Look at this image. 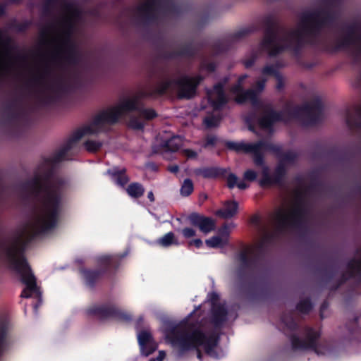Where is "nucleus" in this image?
Returning a JSON list of instances; mask_svg holds the SVG:
<instances>
[{"label": "nucleus", "instance_id": "37", "mask_svg": "<svg viewBox=\"0 0 361 361\" xmlns=\"http://www.w3.org/2000/svg\"><path fill=\"white\" fill-rule=\"evenodd\" d=\"M257 58V54L252 53L249 56H247L245 59V61H244L245 66L247 68L252 66L254 64Z\"/></svg>", "mask_w": 361, "mask_h": 361}, {"label": "nucleus", "instance_id": "45", "mask_svg": "<svg viewBox=\"0 0 361 361\" xmlns=\"http://www.w3.org/2000/svg\"><path fill=\"white\" fill-rule=\"evenodd\" d=\"M169 170L171 173H176L178 171V166L176 165H173L169 167Z\"/></svg>", "mask_w": 361, "mask_h": 361}, {"label": "nucleus", "instance_id": "29", "mask_svg": "<svg viewBox=\"0 0 361 361\" xmlns=\"http://www.w3.org/2000/svg\"><path fill=\"white\" fill-rule=\"evenodd\" d=\"M114 260V257L108 255H102L98 257L97 262V265L100 268V271H104L106 269Z\"/></svg>", "mask_w": 361, "mask_h": 361}, {"label": "nucleus", "instance_id": "8", "mask_svg": "<svg viewBox=\"0 0 361 361\" xmlns=\"http://www.w3.org/2000/svg\"><path fill=\"white\" fill-rule=\"evenodd\" d=\"M273 76L276 79V87L278 90H281L285 87L286 80L283 75L279 72L276 65H267L262 70V76L254 85L252 89L244 92L242 90L243 81L247 78L246 75L239 78L238 83L231 89V93L235 97V100L239 102H255L257 99V94L260 93L265 87L267 81V77Z\"/></svg>", "mask_w": 361, "mask_h": 361}, {"label": "nucleus", "instance_id": "30", "mask_svg": "<svg viewBox=\"0 0 361 361\" xmlns=\"http://www.w3.org/2000/svg\"><path fill=\"white\" fill-rule=\"evenodd\" d=\"M220 118L217 114L208 115L204 119V126L207 128H212L217 126L219 123Z\"/></svg>", "mask_w": 361, "mask_h": 361}, {"label": "nucleus", "instance_id": "32", "mask_svg": "<svg viewBox=\"0 0 361 361\" xmlns=\"http://www.w3.org/2000/svg\"><path fill=\"white\" fill-rule=\"evenodd\" d=\"M320 112V106H313V107H307L305 109V113L307 114V116L310 118V121L313 122L316 120L317 116Z\"/></svg>", "mask_w": 361, "mask_h": 361}, {"label": "nucleus", "instance_id": "43", "mask_svg": "<svg viewBox=\"0 0 361 361\" xmlns=\"http://www.w3.org/2000/svg\"><path fill=\"white\" fill-rule=\"evenodd\" d=\"M216 137L214 136H209L207 137V142L205 144V147L214 145L216 142Z\"/></svg>", "mask_w": 361, "mask_h": 361}, {"label": "nucleus", "instance_id": "14", "mask_svg": "<svg viewBox=\"0 0 361 361\" xmlns=\"http://www.w3.org/2000/svg\"><path fill=\"white\" fill-rule=\"evenodd\" d=\"M137 341L141 353L145 356L151 354L157 348V344L153 340L151 333L147 330L137 333Z\"/></svg>", "mask_w": 361, "mask_h": 361}, {"label": "nucleus", "instance_id": "12", "mask_svg": "<svg viewBox=\"0 0 361 361\" xmlns=\"http://www.w3.org/2000/svg\"><path fill=\"white\" fill-rule=\"evenodd\" d=\"M319 336L318 331L309 329L307 332L306 339L301 340L297 336H293L291 343L295 350L312 349L318 355H327L330 350L326 344H317L316 341Z\"/></svg>", "mask_w": 361, "mask_h": 361}, {"label": "nucleus", "instance_id": "2", "mask_svg": "<svg viewBox=\"0 0 361 361\" xmlns=\"http://www.w3.org/2000/svg\"><path fill=\"white\" fill-rule=\"evenodd\" d=\"M63 192L62 181H49L42 192L39 210L17 229L6 247L9 262L19 272L26 285L21 296L36 298L38 303L40 302V292L22 252L32 235L47 231L56 225L62 206Z\"/></svg>", "mask_w": 361, "mask_h": 361}, {"label": "nucleus", "instance_id": "38", "mask_svg": "<svg viewBox=\"0 0 361 361\" xmlns=\"http://www.w3.org/2000/svg\"><path fill=\"white\" fill-rule=\"evenodd\" d=\"M182 233L185 238H189L195 235V231L190 228H185L182 230Z\"/></svg>", "mask_w": 361, "mask_h": 361}, {"label": "nucleus", "instance_id": "44", "mask_svg": "<svg viewBox=\"0 0 361 361\" xmlns=\"http://www.w3.org/2000/svg\"><path fill=\"white\" fill-rule=\"evenodd\" d=\"M190 245H194L195 247H200L202 245V242L200 239H195L190 242Z\"/></svg>", "mask_w": 361, "mask_h": 361}, {"label": "nucleus", "instance_id": "7", "mask_svg": "<svg viewBox=\"0 0 361 361\" xmlns=\"http://www.w3.org/2000/svg\"><path fill=\"white\" fill-rule=\"evenodd\" d=\"M306 211L305 197L302 192L297 191L276 211L273 224L278 230L295 226L302 221Z\"/></svg>", "mask_w": 361, "mask_h": 361}, {"label": "nucleus", "instance_id": "22", "mask_svg": "<svg viewBox=\"0 0 361 361\" xmlns=\"http://www.w3.org/2000/svg\"><path fill=\"white\" fill-rule=\"evenodd\" d=\"M227 185L229 188L237 187L240 190L246 189L248 185L244 180H239V178L233 173H230L227 176Z\"/></svg>", "mask_w": 361, "mask_h": 361}, {"label": "nucleus", "instance_id": "10", "mask_svg": "<svg viewBox=\"0 0 361 361\" xmlns=\"http://www.w3.org/2000/svg\"><path fill=\"white\" fill-rule=\"evenodd\" d=\"M169 0H139L135 15L142 20L155 19L165 10Z\"/></svg>", "mask_w": 361, "mask_h": 361}, {"label": "nucleus", "instance_id": "31", "mask_svg": "<svg viewBox=\"0 0 361 361\" xmlns=\"http://www.w3.org/2000/svg\"><path fill=\"white\" fill-rule=\"evenodd\" d=\"M194 186L192 181L189 178H186L182 183L180 190V195L185 197L188 196L192 192Z\"/></svg>", "mask_w": 361, "mask_h": 361}, {"label": "nucleus", "instance_id": "13", "mask_svg": "<svg viewBox=\"0 0 361 361\" xmlns=\"http://www.w3.org/2000/svg\"><path fill=\"white\" fill-rule=\"evenodd\" d=\"M142 94V97L139 99V106L137 109L133 110L135 111L136 114H133L130 116L128 121V126L135 130L142 129L146 122L150 121L157 116V113L152 108H144L141 106V99L148 96V94L145 91H140L136 94Z\"/></svg>", "mask_w": 361, "mask_h": 361}, {"label": "nucleus", "instance_id": "35", "mask_svg": "<svg viewBox=\"0 0 361 361\" xmlns=\"http://www.w3.org/2000/svg\"><path fill=\"white\" fill-rule=\"evenodd\" d=\"M182 153L188 159H195L198 155L197 152L190 149L183 150Z\"/></svg>", "mask_w": 361, "mask_h": 361}, {"label": "nucleus", "instance_id": "23", "mask_svg": "<svg viewBox=\"0 0 361 361\" xmlns=\"http://www.w3.org/2000/svg\"><path fill=\"white\" fill-rule=\"evenodd\" d=\"M212 312L214 314V319L216 322H221L224 319L226 310L224 305H217L215 301L212 302Z\"/></svg>", "mask_w": 361, "mask_h": 361}, {"label": "nucleus", "instance_id": "46", "mask_svg": "<svg viewBox=\"0 0 361 361\" xmlns=\"http://www.w3.org/2000/svg\"><path fill=\"white\" fill-rule=\"evenodd\" d=\"M148 198L151 200V201H153L154 200V195H153V193L152 192H149L148 193V195H147Z\"/></svg>", "mask_w": 361, "mask_h": 361}, {"label": "nucleus", "instance_id": "26", "mask_svg": "<svg viewBox=\"0 0 361 361\" xmlns=\"http://www.w3.org/2000/svg\"><path fill=\"white\" fill-rule=\"evenodd\" d=\"M158 243L163 247H169L171 245H178V243L175 238L174 234L172 232H169L163 237L159 239Z\"/></svg>", "mask_w": 361, "mask_h": 361}, {"label": "nucleus", "instance_id": "1", "mask_svg": "<svg viewBox=\"0 0 361 361\" xmlns=\"http://www.w3.org/2000/svg\"><path fill=\"white\" fill-rule=\"evenodd\" d=\"M80 12L67 0L50 1L44 8L47 23L41 28L39 42L43 55L32 68L28 85L32 91H50L49 80L55 68L75 61L78 50L73 37Z\"/></svg>", "mask_w": 361, "mask_h": 361}, {"label": "nucleus", "instance_id": "28", "mask_svg": "<svg viewBox=\"0 0 361 361\" xmlns=\"http://www.w3.org/2000/svg\"><path fill=\"white\" fill-rule=\"evenodd\" d=\"M128 194L132 197H139L142 195L144 189L138 183H132L126 189Z\"/></svg>", "mask_w": 361, "mask_h": 361}, {"label": "nucleus", "instance_id": "51", "mask_svg": "<svg viewBox=\"0 0 361 361\" xmlns=\"http://www.w3.org/2000/svg\"><path fill=\"white\" fill-rule=\"evenodd\" d=\"M37 306H38V304L37 305H35V306H34L35 310L37 309Z\"/></svg>", "mask_w": 361, "mask_h": 361}, {"label": "nucleus", "instance_id": "21", "mask_svg": "<svg viewBox=\"0 0 361 361\" xmlns=\"http://www.w3.org/2000/svg\"><path fill=\"white\" fill-rule=\"evenodd\" d=\"M108 173L111 176L112 180H114L118 185L123 186L128 181V178L124 174L123 169L113 168L108 171Z\"/></svg>", "mask_w": 361, "mask_h": 361}, {"label": "nucleus", "instance_id": "15", "mask_svg": "<svg viewBox=\"0 0 361 361\" xmlns=\"http://www.w3.org/2000/svg\"><path fill=\"white\" fill-rule=\"evenodd\" d=\"M208 101L214 109L217 110L227 101V97L223 91V85L218 84L207 93Z\"/></svg>", "mask_w": 361, "mask_h": 361}, {"label": "nucleus", "instance_id": "40", "mask_svg": "<svg viewBox=\"0 0 361 361\" xmlns=\"http://www.w3.org/2000/svg\"><path fill=\"white\" fill-rule=\"evenodd\" d=\"M238 262H240L242 264L246 265L247 263V256L245 253H241L238 259Z\"/></svg>", "mask_w": 361, "mask_h": 361}, {"label": "nucleus", "instance_id": "6", "mask_svg": "<svg viewBox=\"0 0 361 361\" xmlns=\"http://www.w3.org/2000/svg\"><path fill=\"white\" fill-rule=\"evenodd\" d=\"M228 146L238 152L250 153L252 155L255 165L259 167L261 185H269L278 183L285 173L286 169L283 162L279 164L272 175L270 174L268 166L265 165L263 158L264 152L274 149V146L268 141H259L254 143L230 142Z\"/></svg>", "mask_w": 361, "mask_h": 361}, {"label": "nucleus", "instance_id": "47", "mask_svg": "<svg viewBox=\"0 0 361 361\" xmlns=\"http://www.w3.org/2000/svg\"><path fill=\"white\" fill-rule=\"evenodd\" d=\"M208 71H212L214 69V66L212 64H210L207 68Z\"/></svg>", "mask_w": 361, "mask_h": 361}, {"label": "nucleus", "instance_id": "19", "mask_svg": "<svg viewBox=\"0 0 361 361\" xmlns=\"http://www.w3.org/2000/svg\"><path fill=\"white\" fill-rule=\"evenodd\" d=\"M192 223L197 226L200 230L207 234L214 229V221L209 218L203 216H194L191 219Z\"/></svg>", "mask_w": 361, "mask_h": 361}, {"label": "nucleus", "instance_id": "4", "mask_svg": "<svg viewBox=\"0 0 361 361\" xmlns=\"http://www.w3.org/2000/svg\"><path fill=\"white\" fill-rule=\"evenodd\" d=\"M195 311L166 335L167 341L179 353L202 349L214 358H219L214 334L205 335L195 322Z\"/></svg>", "mask_w": 361, "mask_h": 361}, {"label": "nucleus", "instance_id": "20", "mask_svg": "<svg viewBox=\"0 0 361 361\" xmlns=\"http://www.w3.org/2000/svg\"><path fill=\"white\" fill-rule=\"evenodd\" d=\"M238 209V204L235 201H227L223 207L216 212V215L224 218L230 219L236 214Z\"/></svg>", "mask_w": 361, "mask_h": 361}, {"label": "nucleus", "instance_id": "16", "mask_svg": "<svg viewBox=\"0 0 361 361\" xmlns=\"http://www.w3.org/2000/svg\"><path fill=\"white\" fill-rule=\"evenodd\" d=\"M44 178V175L40 171H37L33 179L27 181L20 187L22 194L25 193V195L35 194L42 187Z\"/></svg>", "mask_w": 361, "mask_h": 361}, {"label": "nucleus", "instance_id": "9", "mask_svg": "<svg viewBox=\"0 0 361 361\" xmlns=\"http://www.w3.org/2000/svg\"><path fill=\"white\" fill-rule=\"evenodd\" d=\"M202 80L199 75L164 79L158 84L157 92L159 94L176 92L180 97L190 98L195 94L196 87Z\"/></svg>", "mask_w": 361, "mask_h": 361}, {"label": "nucleus", "instance_id": "48", "mask_svg": "<svg viewBox=\"0 0 361 361\" xmlns=\"http://www.w3.org/2000/svg\"><path fill=\"white\" fill-rule=\"evenodd\" d=\"M263 235H264V236H263V238H264V239H263V240H264V241H265V240H267V238H268V234H267V233H264L263 234Z\"/></svg>", "mask_w": 361, "mask_h": 361}, {"label": "nucleus", "instance_id": "5", "mask_svg": "<svg viewBox=\"0 0 361 361\" xmlns=\"http://www.w3.org/2000/svg\"><path fill=\"white\" fill-rule=\"evenodd\" d=\"M141 97L142 94H139L124 98L116 105L102 111L90 123L83 126L75 133L73 142L97 135L105 131L109 126L116 123L124 115L137 109L139 106V99Z\"/></svg>", "mask_w": 361, "mask_h": 361}, {"label": "nucleus", "instance_id": "42", "mask_svg": "<svg viewBox=\"0 0 361 361\" xmlns=\"http://www.w3.org/2000/svg\"><path fill=\"white\" fill-rule=\"evenodd\" d=\"M197 175L202 176L203 177H208L209 176V171L206 169H198L196 171Z\"/></svg>", "mask_w": 361, "mask_h": 361}, {"label": "nucleus", "instance_id": "36", "mask_svg": "<svg viewBox=\"0 0 361 361\" xmlns=\"http://www.w3.org/2000/svg\"><path fill=\"white\" fill-rule=\"evenodd\" d=\"M312 308V305L308 301H304L298 305L299 311L303 313L309 312Z\"/></svg>", "mask_w": 361, "mask_h": 361}, {"label": "nucleus", "instance_id": "49", "mask_svg": "<svg viewBox=\"0 0 361 361\" xmlns=\"http://www.w3.org/2000/svg\"><path fill=\"white\" fill-rule=\"evenodd\" d=\"M123 317H124V319H129V318H130V315H128V314H126L123 316Z\"/></svg>", "mask_w": 361, "mask_h": 361}, {"label": "nucleus", "instance_id": "34", "mask_svg": "<svg viewBox=\"0 0 361 361\" xmlns=\"http://www.w3.org/2000/svg\"><path fill=\"white\" fill-rule=\"evenodd\" d=\"M244 179L247 181H254L257 178V173L252 169H247L244 172Z\"/></svg>", "mask_w": 361, "mask_h": 361}, {"label": "nucleus", "instance_id": "27", "mask_svg": "<svg viewBox=\"0 0 361 361\" xmlns=\"http://www.w3.org/2000/svg\"><path fill=\"white\" fill-rule=\"evenodd\" d=\"M103 142L93 139H87L84 143L85 148L90 152H95L101 149Z\"/></svg>", "mask_w": 361, "mask_h": 361}, {"label": "nucleus", "instance_id": "11", "mask_svg": "<svg viewBox=\"0 0 361 361\" xmlns=\"http://www.w3.org/2000/svg\"><path fill=\"white\" fill-rule=\"evenodd\" d=\"M336 46L338 49L361 54V28L352 27L343 30L337 39Z\"/></svg>", "mask_w": 361, "mask_h": 361}, {"label": "nucleus", "instance_id": "39", "mask_svg": "<svg viewBox=\"0 0 361 361\" xmlns=\"http://www.w3.org/2000/svg\"><path fill=\"white\" fill-rule=\"evenodd\" d=\"M346 123L350 128H354L357 127V121L354 116H348L346 119Z\"/></svg>", "mask_w": 361, "mask_h": 361}, {"label": "nucleus", "instance_id": "25", "mask_svg": "<svg viewBox=\"0 0 361 361\" xmlns=\"http://www.w3.org/2000/svg\"><path fill=\"white\" fill-rule=\"evenodd\" d=\"M348 269L351 274L361 271V249L357 252L354 259L350 262Z\"/></svg>", "mask_w": 361, "mask_h": 361}, {"label": "nucleus", "instance_id": "52", "mask_svg": "<svg viewBox=\"0 0 361 361\" xmlns=\"http://www.w3.org/2000/svg\"><path fill=\"white\" fill-rule=\"evenodd\" d=\"M2 13V9L0 8V13Z\"/></svg>", "mask_w": 361, "mask_h": 361}, {"label": "nucleus", "instance_id": "3", "mask_svg": "<svg viewBox=\"0 0 361 361\" xmlns=\"http://www.w3.org/2000/svg\"><path fill=\"white\" fill-rule=\"evenodd\" d=\"M330 18L331 13L326 7L306 11L301 16L295 28L288 31L268 32L261 42L259 49L269 55H275L285 48L296 46L325 25Z\"/></svg>", "mask_w": 361, "mask_h": 361}, {"label": "nucleus", "instance_id": "17", "mask_svg": "<svg viewBox=\"0 0 361 361\" xmlns=\"http://www.w3.org/2000/svg\"><path fill=\"white\" fill-rule=\"evenodd\" d=\"M280 119V115L274 112L270 106H264L259 124L262 128L268 130L275 121Z\"/></svg>", "mask_w": 361, "mask_h": 361}, {"label": "nucleus", "instance_id": "50", "mask_svg": "<svg viewBox=\"0 0 361 361\" xmlns=\"http://www.w3.org/2000/svg\"><path fill=\"white\" fill-rule=\"evenodd\" d=\"M287 159L292 158V154H286Z\"/></svg>", "mask_w": 361, "mask_h": 361}, {"label": "nucleus", "instance_id": "18", "mask_svg": "<svg viewBox=\"0 0 361 361\" xmlns=\"http://www.w3.org/2000/svg\"><path fill=\"white\" fill-rule=\"evenodd\" d=\"M229 231L227 226H224L219 231V235L214 236L206 240V244L210 247H221L228 241Z\"/></svg>", "mask_w": 361, "mask_h": 361}, {"label": "nucleus", "instance_id": "33", "mask_svg": "<svg viewBox=\"0 0 361 361\" xmlns=\"http://www.w3.org/2000/svg\"><path fill=\"white\" fill-rule=\"evenodd\" d=\"M82 278L85 280L87 283H91L92 282L93 279H94L98 273L90 271V270H83L81 272Z\"/></svg>", "mask_w": 361, "mask_h": 361}, {"label": "nucleus", "instance_id": "41", "mask_svg": "<svg viewBox=\"0 0 361 361\" xmlns=\"http://www.w3.org/2000/svg\"><path fill=\"white\" fill-rule=\"evenodd\" d=\"M166 357V353L164 350H160L156 359H150L149 361H163Z\"/></svg>", "mask_w": 361, "mask_h": 361}, {"label": "nucleus", "instance_id": "24", "mask_svg": "<svg viewBox=\"0 0 361 361\" xmlns=\"http://www.w3.org/2000/svg\"><path fill=\"white\" fill-rule=\"evenodd\" d=\"M181 143V138L179 136L173 137L170 140H167L164 144V150L175 152L178 149Z\"/></svg>", "mask_w": 361, "mask_h": 361}]
</instances>
